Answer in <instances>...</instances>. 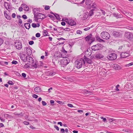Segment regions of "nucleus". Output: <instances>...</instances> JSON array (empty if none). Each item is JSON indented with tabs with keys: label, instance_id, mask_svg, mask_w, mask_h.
Here are the masks:
<instances>
[{
	"label": "nucleus",
	"instance_id": "38",
	"mask_svg": "<svg viewBox=\"0 0 133 133\" xmlns=\"http://www.w3.org/2000/svg\"><path fill=\"white\" fill-rule=\"evenodd\" d=\"M113 15L114 16L117 18H119V15H118V14H116L115 13H114L113 14Z\"/></svg>",
	"mask_w": 133,
	"mask_h": 133
},
{
	"label": "nucleus",
	"instance_id": "24",
	"mask_svg": "<svg viewBox=\"0 0 133 133\" xmlns=\"http://www.w3.org/2000/svg\"><path fill=\"white\" fill-rule=\"evenodd\" d=\"M35 91L36 92H39L41 91V88L39 87H37L34 89Z\"/></svg>",
	"mask_w": 133,
	"mask_h": 133
},
{
	"label": "nucleus",
	"instance_id": "22",
	"mask_svg": "<svg viewBox=\"0 0 133 133\" xmlns=\"http://www.w3.org/2000/svg\"><path fill=\"white\" fill-rule=\"evenodd\" d=\"M31 25L33 28H35L36 27H39L40 26V24L38 23L35 24L34 23H33Z\"/></svg>",
	"mask_w": 133,
	"mask_h": 133
},
{
	"label": "nucleus",
	"instance_id": "25",
	"mask_svg": "<svg viewBox=\"0 0 133 133\" xmlns=\"http://www.w3.org/2000/svg\"><path fill=\"white\" fill-rule=\"evenodd\" d=\"M54 16L56 17V19L59 20H60L61 18L60 17L59 15V14H57L56 13H55L54 14Z\"/></svg>",
	"mask_w": 133,
	"mask_h": 133
},
{
	"label": "nucleus",
	"instance_id": "6",
	"mask_svg": "<svg viewBox=\"0 0 133 133\" xmlns=\"http://www.w3.org/2000/svg\"><path fill=\"white\" fill-rule=\"evenodd\" d=\"M85 39L86 41L88 42V43L90 44L94 41L95 38L92 37V35L91 34H90L86 36L85 37Z\"/></svg>",
	"mask_w": 133,
	"mask_h": 133
},
{
	"label": "nucleus",
	"instance_id": "54",
	"mask_svg": "<svg viewBox=\"0 0 133 133\" xmlns=\"http://www.w3.org/2000/svg\"><path fill=\"white\" fill-rule=\"evenodd\" d=\"M18 88V87L16 86H13L12 87V89H17Z\"/></svg>",
	"mask_w": 133,
	"mask_h": 133
},
{
	"label": "nucleus",
	"instance_id": "48",
	"mask_svg": "<svg viewBox=\"0 0 133 133\" xmlns=\"http://www.w3.org/2000/svg\"><path fill=\"white\" fill-rule=\"evenodd\" d=\"M67 105L69 107H71V108H72V107H74L73 105L71 104H67Z\"/></svg>",
	"mask_w": 133,
	"mask_h": 133
},
{
	"label": "nucleus",
	"instance_id": "58",
	"mask_svg": "<svg viewBox=\"0 0 133 133\" xmlns=\"http://www.w3.org/2000/svg\"><path fill=\"white\" fill-rule=\"evenodd\" d=\"M0 119L2 122H4L5 121V120L2 117H0Z\"/></svg>",
	"mask_w": 133,
	"mask_h": 133
},
{
	"label": "nucleus",
	"instance_id": "46",
	"mask_svg": "<svg viewBox=\"0 0 133 133\" xmlns=\"http://www.w3.org/2000/svg\"><path fill=\"white\" fill-rule=\"evenodd\" d=\"M22 17L24 19H26L27 18V17L26 15H23L22 16Z\"/></svg>",
	"mask_w": 133,
	"mask_h": 133
},
{
	"label": "nucleus",
	"instance_id": "9",
	"mask_svg": "<svg viewBox=\"0 0 133 133\" xmlns=\"http://www.w3.org/2000/svg\"><path fill=\"white\" fill-rule=\"evenodd\" d=\"M43 63L41 61L39 62L36 61L35 63H34L32 66L35 68H39L43 65Z\"/></svg>",
	"mask_w": 133,
	"mask_h": 133
},
{
	"label": "nucleus",
	"instance_id": "26",
	"mask_svg": "<svg viewBox=\"0 0 133 133\" xmlns=\"http://www.w3.org/2000/svg\"><path fill=\"white\" fill-rule=\"evenodd\" d=\"M96 39L97 41H98L99 42H102L103 41V40L101 39L100 37L98 35H96Z\"/></svg>",
	"mask_w": 133,
	"mask_h": 133
},
{
	"label": "nucleus",
	"instance_id": "49",
	"mask_svg": "<svg viewBox=\"0 0 133 133\" xmlns=\"http://www.w3.org/2000/svg\"><path fill=\"white\" fill-rule=\"evenodd\" d=\"M16 16V14L15 13H13L11 15V16L13 18H15Z\"/></svg>",
	"mask_w": 133,
	"mask_h": 133
},
{
	"label": "nucleus",
	"instance_id": "61",
	"mask_svg": "<svg viewBox=\"0 0 133 133\" xmlns=\"http://www.w3.org/2000/svg\"><path fill=\"white\" fill-rule=\"evenodd\" d=\"M90 29V27H88V28H84V31H87V30H89Z\"/></svg>",
	"mask_w": 133,
	"mask_h": 133
},
{
	"label": "nucleus",
	"instance_id": "35",
	"mask_svg": "<svg viewBox=\"0 0 133 133\" xmlns=\"http://www.w3.org/2000/svg\"><path fill=\"white\" fill-rule=\"evenodd\" d=\"M50 8V7L49 6L46 5L45 6L44 9L45 10H48Z\"/></svg>",
	"mask_w": 133,
	"mask_h": 133
},
{
	"label": "nucleus",
	"instance_id": "45",
	"mask_svg": "<svg viewBox=\"0 0 133 133\" xmlns=\"http://www.w3.org/2000/svg\"><path fill=\"white\" fill-rule=\"evenodd\" d=\"M32 97L34 98H37L38 97V95L35 94H34L32 95Z\"/></svg>",
	"mask_w": 133,
	"mask_h": 133
},
{
	"label": "nucleus",
	"instance_id": "32",
	"mask_svg": "<svg viewBox=\"0 0 133 133\" xmlns=\"http://www.w3.org/2000/svg\"><path fill=\"white\" fill-rule=\"evenodd\" d=\"M22 21L21 19H19L18 20V24L20 26H22V25H21L22 24Z\"/></svg>",
	"mask_w": 133,
	"mask_h": 133
},
{
	"label": "nucleus",
	"instance_id": "5",
	"mask_svg": "<svg viewBox=\"0 0 133 133\" xmlns=\"http://www.w3.org/2000/svg\"><path fill=\"white\" fill-rule=\"evenodd\" d=\"M101 36L103 39H108L110 37L109 34L106 31H103L102 32L101 34Z\"/></svg>",
	"mask_w": 133,
	"mask_h": 133
},
{
	"label": "nucleus",
	"instance_id": "53",
	"mask_svg": "<svg viewBox=\"0 0 133 133\" xmlns=\"http://www.w3.org/2000/svg\"><path fill=\"white\" fill-rule=\"evenodd\" d=\"M54 128L56 129L57 131L59 130V128L58 126L56 125H54Z\"/></svg>",
	"mask_w": 133,
	"mask_h": 133
},
{
	"label": "nucleus",
	"instance_id": "40",
	"mask_svg": "<svg viewBox=\"0 0 133 133\" xmlns=\"http://www.w3.org/2000/svg\"><path fill=\"white\" fill-rule=\"evenodd\" d=\"M76 32L77 34H81L82 33V31L79 30H77Z\"/></svg>",
	"mask_w": 133,
	"mask_h": 133
},
{
	"label": "nucleus",
	"instance_id": "28",
	"mask_svg": "<svg viewBox=\"0 0 133 133\" xmlns=\"http://www.w3.org/2000/svg\"><path fill=\"white\" fill-rule=\"evenodd\" d=\"M85 3L87 5H90L91 3V1L90 0H86Z\"/></svg>",
	"mask_w": 133,
	"mask_h": 133
},
{
	"label": "nucleus",
	"instance_id": "12",
	"mask_svg": "<svg viewBox=\"0 0 133 133\" xmlns=\"http://www.w3.org/2000/svg\"><path fill=\"white\" fill-rule=\"evenodd\" d=\"M121 58H124L127 57L130 55L129 52H122L121 54Z\"/></svg>",
	"mask_w": 133,
	"mask_h": 133
},
{
	"label": "nucleus",
	"instance_id": "52",
	"mask_svg": "<svg viewBox=\"0 0 133 133\" xmlns=\"http://www.w3.org/2000/svg\"><path fill=\"white\" fill-rule=\"evenodd\" d=\"M127 28L131 30H133V27L131 26H128Z\"/></svg>",
	"mask_w": 133,
	"mask_h": 133
},
{
	"label": "nucleus",
	"instance_id": "27",
	"mask_svg": "<svg viewBox=\"0 0 133 133\" xmlns=\"http://www.w3.org/2000/svg\"><path fill=\"white\" fill-rule=\"evenodd\" d=\"M48 33L47 31L46 30H44L43 31V35L44 36H49V35H48Z\"/></svg>",
	"mask_w": 133,
	"mask_h": 133
},
{
	"label": "nucleus",
	"instance_id": "1",
	"mask_svg": "<svg viewBox=\"0 0 133 133\" xmlns=\"http://www.w3.org/2000/svg\"><path fill=\"white\" fill-rule=\"evenodd\" d=\"M83 63L84 64L85 63L84 59L81 58L77 59L75 62L76 67L78 69L81 68L82 65Z\"/></svg>",
	"mask_w": 133,
	"mask_h": 133
},
{
	"label": "nucleus",
	"instance_id": "64",
	"mask_svg": "<svg viewBox=\"0 0 133 133\" xmlns=\"http://www.w3.org/2000/svg\"><path fill=\"white\" fill-rule=\"evenodd\" d=\"M57 124H59L61 126L62 125V123L61 122H58Z\"/></svg>",
	"mask_w": 133,
	"mask_h": 133
},
{
	"label": "nucleus",
	"instance_id": "19",
	"mask_svg": "<svg viewBox=\"0 0 133 133\" xmlns=\"http://www.w3.org/2000/svg\"><path fill=\"white\" fill-rule=\"evenodd\" d=\"M22 7L25 9V10L26 11H28L29 10V8L28 6L24 4H22L21 5Z\"/></svg>",
	"mask_w": 133,
	"mask_h": 133
},
{
	"label": "nucleus",
	"instance_id": "20",
	"mask_svg": "<svg viewBox=\"0 0 133 133\" xmlns=\"http://www.w3.org/2000/svg\"><path fill=\"white\" fill-rule=\"evenodd\" d=\"M103 55L100 54H97L95 56V58L98 59H101L103 58Z\"/></svg>",
	"mask_w": 133,
	"mask_h": 133
},
{
	"label": "nucleus",
	"instance_id": "56",
	"mask_svg": "<svg viewBox=\"0 0 133 133\" xmlns=\"http://www.w3.org/2000/svg\"><path fill=\"white\" fill-rule=\"evenodd\" d=\"M61 132L62 133H63L64 132L65 130L63 128H62L61 129V130H60Z\"/></svg>",
	"mask_w": 133,
	"mask_h": 133
},
{
	"label": "nucleus",
	"instance_id": "13",
	"mask_svg": "<svg viewBox=\"0 0 133 133\" xmlns=\"http://www.w3.org/2000/svg\"><path fill=\"white\" fill-rule=\"evenodd\" d=\"M26 60L28 62L31 63L32 65V64H34V61L33 60V58L29 56H28L26 57Z\"/></svg>",
	"mask_w": 133,
	"mask_h": 133
},
{
	"label": "nucleus",
	"instance_id": "55",
	"mask_svg": "<svg viewBox=\"0 0 133 133\" xmlns=\"http://www.w3.org/2000/svg\"><path fill=\"white\" fill-rule=\"evenodd\" d=\"M101 11L103 14V15H105V12L104 10H103L102 9H101Z\"/></svg>",
	"mask_w": 133,
	"mask_h": 133
},
{
	"label": "nucleus",
	"instance_id": "8",
	"mask_svg": "<svg viewBox=\"0 0 133 133\" xmlns=\"http://www.w3.org/2000/svg\"><path fill=\"white\" fill-rule=\"evenodd\" d=\"M37 17H34L36 21H38L39 19H43L46 17V16L42 14L38 13L37 15Z\"/></svg>",
	"mask_w": 133,
	"mask_h": 133
},
{
	"label": "nucleus",
	"instance_id": "50",
	"mask_svg": "<svg viewBox=\"0 0 133 133\" xmlns=\"http://www.w3.org/2000/svg\"><path fill=\"white\" fill-rule=\"evenodd\" d=\"M29 43L30 45H32L34 43V42L33 41H30L29 42Z\"/></svg>",
	"mask_w": 133,
	"mask_h": 133
},
{
	"label": "nucleus",
	"instance_id": "18",
	"mask_svg": "<svg viewBox=\"0 0 133 133\" xmlns=\"http://www.w3.org/2000/svg\"><path fill=\"white\" fill-rule=\"evenodd\" d=\"M26 54L28 56H30L32 54V50L29 47H26Z\"/></svg>",
	"mask_w": 133,
	"mask_h": 133
},
{
	"label": "nucleus",
	"instance_id": "30",
	"mask_svg": "<svg viewBox=\"0 0 133 133\" xmlns=\"http://www.w3.org/2000/svg\"><path fill=\"white\" fill-rule=\"evenodd\" d=\"M15 115L16 116H18L19 117H21L23 116V114L22 112H21L19 114H16Z\"/></svg>",
	"mask_w": 133,
	"mask_h": 133
},
{
	"label": "nucleus",
	"instance_id": "62",
	"mask_svg": "<svg viewBox=\"0 0 133 133\" xmlns=\"http://www.w3.org/2000/svg\"><path fill=\"white\" fill-rule=\"evenodd\" d=\"M85 92L86 94H88V93H91L92 92L91 91H85Z\"/></svg>",
	"mask_w": 133,
	"mask_h": 133
},
{
	"label": "nucleus",
	"instance_id": "17",
	"mask_svg": "<svg viewBox=\"0 0 133 133\" xmlns=\"http://www.w3.org/2000/svg\"><path fill=\"white\" fill-rule=\"evenodd\" d=\"M113 67L116 70H119L121 68L120 66L117 64H114L113 65Z\"/></svg>",
	"mask_w": 133,
	"mask_h": 133
},
{
	"label": "nucleus",
	"instance_id": "47",
	"mask_svg": "<svg viewBox=\"0 0 133 133\" xmlns=\"http://www.w3.org/2000/svg\"><path fill=\"white\" fill-rule=\"evenodd\" d=\"M42 102L43 105V106L47 104L46 102L44 101H42Z\"/></svg>",
	"mask_w": 133,
	"mask_h": 133
},
{
	"label": "nucleus",
	"instance_id": "11",
	"mask_svg": "<svg viewBox=\"0 0 133 133\" xmlns=\"http://www.w3.org/2000/svg\"><path fill=\"white\" fill-rule=\"evenodd\" d=\"M125 36L127 38L130 39L133 38V34L130 32H125Z\"/></svg>",
	"mask_w": 133,
	"mask_h": 133
},
{
	"label": "nucleus",
	"instance_id": "39",
	"mask_svg": "<svg viewBox=\"0 0 133 133\" xmlns=\"http://www.w3.org/2000/svg\"><path fill=\"white\" fill-rule=\"evenodd\" d=\"M89 14L90 16H91L94 14V12H92V11L90 10L89 12Z\"/></svg>",
	"mask_w": 133,
	"mask_h": 133
},
{
	"label": "nucleus",
	"instance_id": "23",
	"mask_svg": "<svg viewBox=\"0 0 133 133\" xmlns=\"http://www.w3.org/2000/svg\"><path fill=\"white\" fill-rule=\"evenodd\" d=\"M24 25L26 29H29L30 27V25L29 23H26L24 24Z\"/></svg>",
	"mask_w": 133,
	"mask_h": 133
},
{
	"label": "nucleus",
	"instance_id": "4",
	"mask_svg": "<svg viewBox=\"0 0 133 133\" xmlns=\"http://www.w3.org/2000/svg\"><path fill=\"white\" fill-rule=\"evenodd\" d=\"M112 35L116 38H121L123 34L121 31H114L112 33Z\"/></svg>",
	"mask_w": 133,
	"mask_h": 133
},
{
	"label": "nucleus",
	"instance_id": "21",
	"mask_svg": "<svg viewBox=\"0 0 133 133\" xmlns=\"http://www.w3.org/2000/svg\"><path fill=\"white\" fill-rule=\"evenodd\" d=\"M33 13L34 15V17H36L37 15L38 14V11L37 10V9L34 8L33 9Z\"/></svg>",
	"mask_w": 133,
	"mask_h": 133
},
{
	"label": "nucleus",
	"instance_id": "63",
	"mask_svg": "<svg viewBox=\"0 0 133 133\" xmlns=\"http://www.w3.org/2000/svg\"><path fill=\"white\" fill-rule=\"evenodd\" d=\"M3 40L0 38V45L2 44L3 43Z\"/></svg>",
	"mask_w": 133,
	"mask_h": 133
},
{
	"label": "nucleus",
	"instance_id": "7",
	"mask_svg": "<svg viewBox=\"0 0 133 133\" xmlns=\"http://www.w3.org/2000/svg\"><path fill=\"white\" fill-rule=\"evenodd\" d=\"M107 58L110 60H114L117 58V55L115 53H111L108 55Z\"/></svg>",
	"mask_w": 133,
	"mask_h": 133
},
{
	"label": "nucleus",
	"instance_id": "29",
	"mask_svg": "<svg viewBox=\"0 0 133 133\" xmlns=\"http://www.w3.org/2000/svg\"><path fill=\"white\" fill-rule=\"evenodd\" d=\"M97 6L96 4L95 3H93L92 5V7L95 9H97Z\"/></svg>",
	"mask_w": 133,
	"mask_h": 133
},
{
	"label": "nucleus",
	"instance_id": "31",
	"mask_svg": "<svg viewBox=\"0 0 133 133\" xmlns=\"http://www.w3.org/2000/svg\"><path fill=\"white\" fill-rule=\"evenodd\" d=\"M132 65H133V62H132L128 64L125 65V66L126 67H129Z\"/></svg>",
	"mask_w": 133,
	"mask_h": 133
},
{
	"label": "nucleus",
	"instance_id": "15",
	"mask_svg": "<svg viewBox=\"0 0 133 133\" xmlns=\"http://www.w3.org/2000/svg\"><path fill=\"white\" fill-rule=\"evenodd\" d=\"M68 23L70 25L73 26L76 24V22L73 20L72 19H69Z\"/></svg>",
	"mask_w": 133,
	"mask_h": 133
},
{
	"label": "nucleus",
	"instance_id": "14",
	"mask_svg": "<svg viewBox=\"0 0 133 133\" xmlns=\"http://www.w3.org/2000/svg\"><path fill=\"white\" fill-rule=\"evenodd\" d=\"M83 58V59H85L87 63L90 64H92L93 62L90 59L87 57L85 56L84 55V56Z\"/></svg>",
	"mask_w": 133,
	"mask_h": 133
},
{
	"label": "nucleus",
	"instance_id": "33",
	"mask_svg": "<svg viewBox=\"0 0 133 133\" xmlns=\"http://www.w3.org/2000/svg\"><path fill=\"white\" fill-rule=\"evenodd\" d=\"M69 19L67 18H63L62 20V21L65 22H66L68 23Z\"/></svg>",
	"mask_w": 133,
	"mask_h": 133
},
{
	"label": "nucleus",
	"instance_id": "2",
	"mask_svg": "<svg viewBox=\"0 0 133 133\" xmlns=\"http://www.w3.org/2000/svg\"><path fill=\"white\" fill-rule=\"evenodd\" d=\"M70 61V60L68 58L63 57L61 61L60 65L61 67H64L67 65Z\"/></svg>",
	"mask_w": 133,
	"mask_h": 133
},
{
	"label": "nucleus",
	"instance_id": "16",
	"mask_svg": "<svg viewBox=\"0 0 133 133\" xmlns=\"http://www.w3.org/2000/svg\"><path fill=\"white\" fill-rule=\"evenodd\" d=\"M4 14L5 17L8 19L10 20L11 19V17L10 15H9L8 14H7L6 11H5L4 12Z\"/></svg>",
	"mask_w": 133,
	"mask_h": 133
},
{
	"label": "nucleus",
	"instance_id": "41",
	"mask_svg": "<svg viewBox=\"0 0 133 133\" xmlns=\"http://www.w3.org/2000/svg\"><path fill=\"white\" fill-rule=\"evenodd\" d=\"M115 119L113 118H110L109 119V121L110 122H112V121H114Z\"/></svg>",
	"mask_w": 133,
	"mask_h": 133
},
{
	"label": "nucleus",
	"instance_id": "34",
	"mask_svg": "<svg viewBox=\"0 0 133 133\" xmlns=\"http://www.w3.org/2000/svg\"><path fill=\"white\" fill-rule=\"evenodd\" d=\"M4 116L5 117L7 118H10L11 115L8 114H5L4 115Z\"/></svg>",
	"mask_w": 133,
	"mask_h": 133
},
{
	"label": "nucleus",
	"instance_id": "42",
	"mask_svg": "<svg viewBox=\"0 0 133 133\" xmlns=\"http://www.w3.org/2000/svg\"><path fill=\"white\" fill-rule=\"evenodd\" d=\"M23 123L24 124L26 125H28L29 124V122L26 121H24Z\"/></svg>",
	"mask_w": 133,
	"mask_h": 133
},
{
	"label": "nucleus",
	"instance_id": "3",
	"mask_svg": "<svg viewBox=\"0 0 133 133\" xmlns=\"http://www.w3.org/2000/svg\"><path fill=\"white\" fill-rule=\"evenodd\" d=\"M103 46L101 44H97L92 46L91 49L94 51L99 50L102 49Z\"/></svg>",
	"mask_w": 133,
	"mask_h": 133
},
{
	"label": "nucleus",
	"instance_id": "37",
	"mask_svg": "<svg viewBox=\"0 0 133 133\" xmlns=\"http://www.w3.org/2000/svg\"><path fill=\"white\" fill-rule=\"evenodd\" d=\"M8 83L10 85H13L14 84V83L11 81H9L8 82Z\"/></svg>",
	"mask_w": 133,
	"mask_h": 133
},
{
	"label": "nucleus",
	"instance_id": "36",
	"mask_svg": "<svg viewBox=\"0 0 133 133\" xmlns=\"http://www.w3.org/2000/svg\"><path fill=\"white\" fill-rule=\"evenodd\" d=\"M102 119H103V121L104 122H106L107 121V119L106 118H104L103 117H100Z\"/></svg>",
	"mask_w": 133,
	"mask_h": 133
},
{
	"label": "nucleus",
	"instance_id": "60",
	"mask_svg": "<svg viewBox=\"0 0 133 133\" xmlns=\"http://www.w3.org/2000/svg\"><path fill=\"white\" fill-rule=\"evenodd\" d=\"M22 76L24 77H26V74L24 73H22Z\"/></svg>",
	"mask_w": 133,
	"mask_h": 133
},
{
	"label": "nucleus",
	"instance_id": "44",
	"mask_svg": "<svg viewBox=\"0 0 133 133\" xmlns=\"http://www.w3.org/2000/svg\"><path fill=\"white\" fill-rule=\"evenodd\" d=\"M40 34L39 33H37L36 34V36L37 37H39L40 36Z\"/></svg>",
	"mask_w": 133,
	"mask_h": 133
},
{
	"label": "nucleus",
	"instance_id": "43",
	"mask_svg": "<svg viewBox=\"0 0 133 133\" xmlns=\"http://www.w3.org/2000/svg\"><path fill=\"white\" fill-rule=\"evenodd\" d=\"M17 63V61L13 60L12 62V64H16Z\"/></svg>",
	"mask_w": 133,
	"mask_h": 133
},
{
	"label": "nucleus",
	"instance_id": "51",
	"mask_svg": "<svg viewBox=\"0 0 133 133\" xmlns=\"http://www.w3.org/2000/svg\"><path fill=\"white\" fill-rule=\"evenodd\" d=\"M48 16L49 17H50L51 18H54V17L53 16L51 15L48 14Z\"/></svg>",
	"mask_w": 133,
	"mask_h": 133
},
{
	"label": "nucleus",
	"instance_id": "10",
	"mask_svg": "<svg viewBox=\"0 0 133 133\" xmlns=\"http://www.w3.org/2000/svg\"><path fill=\"white\" fill-rule=\"evenodd\" d=\"M14 45L17 49L20 50L22 48L21 43L19 41H17L15 42Z\"/></svg>",
	"mask_w": 133,
	"mask_h": 133
},
{
	"label": "nucleus",
	"instance_id": "59",
	"mask_svg": "<svg viewBox=\"0 0 133 133\" xmlns=\"http://www.w3.org/2000/svg\"><path fill=\"white\" fill-rule=\"evenodd\" d=\"M61 24L63 26H64L66 24L65 22H62L61 23Z\"/></svg>",
	"mask_w": 133,
	"mask_h": 133
},
{
	"label": "nucleus",
	"instance_id": "57",
	"mask_svg": "<svg viewBox=\"0 0 133 133\" xmlns=\"http://www.w3.org/2000/svg\"><path fill=\"white\" fill-rule=\"evenodd\" d=\"M64 30L66 31H69L70 30V29L69 28H66L64 29Z\"/></svg>",
	"mask_w": 133,
	"mask_h": 133
}]
</instances>
